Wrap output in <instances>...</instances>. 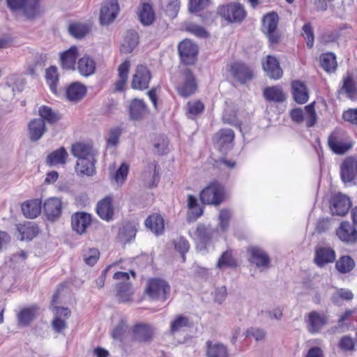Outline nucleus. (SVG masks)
Wrapping results in <instances>:
<instances>
[{"mask_svg":"<svg viewBox=\"0 0 357 357\" xmlns=\"http://www.w3.org/2000/svg\"><path fill=\"white\" fill-rule=\"evenodd\" d=\"M321 67L328 73L334 72L337 68L336 57L333 53H326L320 56Z\"/></svg>","mask_w":357,"mask_h":357,"instance_id":"obj_52","label":"nucleus"},{"mask_svg":"<svg viewBox=\"0 0 357 357\" xmlns=\"http://www.w3.org/2000/svg\"><path fill=\"white\" fill-rule=\"evenodd\" d=\"M139 43V36L137 31L128 30L123 38L120 51L123 54H129L133 51Z\"/></svg>","mask_w":357,"mask_h":357,"instance_id":"obj_40","label":"nucleus"},{"mask_svg":"<svg viewBox=\"0 0 357 357\" xmlns=\"http://www.w3.org/2000/svg\"><path fill=\"white\" fill-rule=\"evenodd\" d=\"M44 121L40 119H33L28 124V133L32 142L39 140L46 132Z\"/></svg>","mask_w":357,"mask_h":357,"instance_id":"obj_35","label":"nucleus"},{"mask_svg":"<svg viewBox=\"0 0 357 357\" xmlns=\"http://www.w3.org/2000/svg\"><path fill=\"white\" fill-rule=\"evenodd\" d=\"M205 105L201 100H190L185 106L186 115L189 119H195L203 113Z\"/></svg>","mask_w":357,"mask_h":357,"instance_id":"obj_46","label":"nucleus"},{"mask_svg":"<svg viewBox=\"0 0 357 357\" xmlns=\"http://www.w3.org/2000/svg\"><path fill=\"white\" fill-rule=\"evenodd\" d=\"M38 114L40 116V119L44 121L45 123L51 125L57 123L61 119V114L47 105H42L39 107Z\"/></svg>","mask_w":357,"mask_h":357,"instance_id":"obj_44","label":"nucleus"},{"mask_svg":"<svg viewBox=\"0 0 357 357\" xmlns=\"http://www.w3.org/2000/svg\"><path fill=\"white\" fill-rule=\"evenodd\" d=\"M263 94L265 99L270 102H282L286 100V95L280 86L266 87Z\"/></svg>","mask_w":357,"mask_h":357,"instance_id":"obj_41","label":"nucleus"},{"mask_svg":"<svg viewBox=\"0 0 357 357\" xmlns=\"http://www.w3.org/2000/svg\"><path fill=\"white\" fill-rule=\"evenodd\" d=\"M328 144L336 154H344L353 146L347 133L340 129H336L330 134L328 138Z\"/></svg>","mask_w":357,"mask_h":357,"instance_id":"obj_8","label":"nucleus"},{"mask_svg":"<svg viewBox=\"0 0 357 357\" xmlns=\"http://www.w3.org/2000/svg\"><path fill=\"white\" fill-rule=\"evenodd\" d=\"M55 317L52 321L53 329L57 333L63 332L67 327L66 323L61 317L66 319L70 316L71 312L68 307H56L54 309Z\"/></svg>","mask_w":357,"mask_h":357,"instance_id":"obj_28","label":"nucleus"},{"mask_svg":"<svg viewBox=\"0 0 357 357\" xmlns=\"http://www.w3.org/2000/svg\"><path fill=\"white\" fill-rule=\"evenodd\" d=\"M145 226L156 235L163 234L165 231V221L163 217L159 213H153L145 220Z\"/></svg>","mask_w":357,"mask_h":357,"instance_id":"obj_34","label":"nucleus"},{"mask_svg":"<svg viewBox=\"0 0 357 357\" xmlns=\"http://www.w3.org/2000/svg\"><path fill=\"white\" fill-rule=\"evenodd\" d=\"M21 209L26 218H36L41 213L42 200L40 199H32L25 201L22 204Z\"/></svg>","mask_w":357,"mask_h":357,"instance_id":"obj_27","label":"nucleus"},{"mask_svg":"<svg viewBox=\"0 0 357 357\" xmlns=\"http://www.w3.org/2000/svg\"><path fill=\"white\" fill-rule=\"evenodd\" d=\"M216 266L219 268L224 267H236V261L233 256L231 250H227L221 255L218 259Z\"/></svg>","mask_w":357,"mask_h":357,"instance_id":"obj_54","label":"nucleus"},{"mask_svg":"<svg viewBox=\"0 0 357 357\" xmlns=\"http://www.w3.org/2000/svg\"><path fill=\"white\" fill-rule=\"evenodd\" d=\"M130 68V63L128 60H125L118 67L119 79L114 84V89L116 91H123L125 90L127 85Z\"/></svg>","mask_w":357,"mask_h":357,"instance_id":"obj_36","label":"nucleus"},{"mask_svg":"<svg viewBox=\"0 0 357 357\" xmlns=\"http://www.w3.org/2000/svg\"><path fill=\"white\" fill-rule=\"evenodd\" d=\"M235 137L234 130L229 128H222L215 135V140L220 148L232 144Z\"/></svg>","mask_w":357,"mask_h":357,"instance_id":"obj_47","label":"nucleus"},{"mask_svg":"<svg viewBox=\"0 0 357 357\" xmlns=\"http://www.w3.org/2000/svg\"><path fill=\"white\" fill-rule=\"evenodd\" d=\"M301 35L306 42L307 47L311 49L314 45V35L311 23H305L302 27Z\"/></svg>","mask_w":357,"mask_h":357,"instance_id":"obj_55","label":"nucleus"},{"mask_svg":"<svg viewBox=\"0 0 357 357\" xmlns=\"http://www.w3.org/2000/svg\"><path fill=\"white\" fill-rule=\"evenodd\" d=\"M6 3L11 10H22L28 18L35 17L42 12L40 0H6Z\"/></svg>","mask_w":357,"mask_h":357,"instance_id":"obj_9","label":"nucleus"},{"mask_svg":"<svg viewBox=\"0 0 357 357\" xmlns=\"http://www.w3.org/2000/svg\"><path fill=\"white\" fill-rule=\"evenodd\" d=\"M119 11L117 0H105L102 3L100 12V22L101 24H109L116 17Z\"/></svg>","mask_w":357,"mask_h":357,"instance_id":"obj_15","label":"nucleus"},{"mask_svg":"<svg viewBox=\"0 0 357 357\" xmlns=\"http://www.w3.org/2000/svg\"><path fill=\"white\" fill-rule=\"evenodd\" d=\"M199 198L202 205L220 206L227 198L226 188L222 183L214 179L200 191Z\"/></svg>","mask_w":357,"mask_h":357,"instance_id":"obj_1","label":"nucleus"},{"mask_svg":"<svg viewBox=\"0 0 357 357\" xmlns=\"http://www.w3.org/2000/svg\"><path fill=\"white\" fill-rule=\"evenodd\" d=\"M187 207L188 208V216L195 220L204 213V206H200L197 198L192 195L187 197Z\"/></svg>","mask_w":357,"mask_h":357,"instance_id":"obj_43","label":"nucleus"},{"mask_svg":"<svg viewBox=\"0 0 357 357\" xmlns=\"http://www.w3.org/2000/svg\"><path fill=\"white\" fill-rule=\"evenodd\" d=\"M100 257V252L96 248H89L84 252L83 258L84 262L89 265L93 266Z\"/></svg>","mask_w":357,"mask_h":357,"instance_id":"obj_57","label":"nucleus"},{"mask_svg":"<svg viewBox=\"0 0 357 357\" xmlns=\"http://www.w3.org/2000/svg\"><path fill=\"white\" fill-rule=\"evenodd\" d=\"M138 18L144 26L151 25L155 20V13L153 5L150 3L142 2L138 8Z\"/></svg>","mask_w":357,"mask_h":357,"instance_id":"obj_30","label":"nucleus"},{"mask_svg":"<svg viewBox=\"0 0 357 357\" xmlns=\"http://www.w3.org/2000/svg\"><path fill=\"white\" fill-rule=\"evenodd\" d=\"M78 55V48L75 45H72L67 50L61 52L59 56L61 68L65 70H75Z\"/></svg>","mask_w":357,"mask_h":357,"instance_id":"obj_19","label":"nucleus"},{"mask_svg":"<svg viewBox=\"0 0 357 357\" xmlns=\"http://www.w3.org/2000/svg\"><path fill=\"white\" fill-rule=\"evenodd\" d=\"M16 228L21 241H31L36 237L40 231L36 223L29 221L17 225Z\"/></svg>","mask_w":357,"mask_h":357,"instance_id":"obj_23","label":"nucleus"},{"mask_svg":"<svg viewBox=\"0 0 357 357\" xmlns=\"http://www.w3.org/2000/svg\"><path fill=\"white\" fill-rule=\"evenodd\" d=\"M92 223L91 214L86 212H76L71 216L72 229L79 235L85 234Z\"/></svg>","mask_w":357,"mask_h":357,"instance_id":"obj_14","label":"nucleus"},{"mask_svg":"<svg viewBox=\"0 0 357 357\" xmlns=\"http://www.w3.org/2000/svg\"><path fill=\"white\" fill-rule=\"evenodd\" d=\"M351 199L346 195L337 192L330 200V209L332 215L344 217L351 207Z\"/></svg>","mask_w":357,"mask_h":357,"instance_id":"obj_12","label":"nucleus"},{"mask_svg":"<svg viewBox=\"0 0 357 357\" xmlns=\"http://www.w3.org/2000/svg\"><path fill=\"white\" fill-rule=\"evenodd\" d=\"M68 30L70 36L77 39H81L89 33L91 26L86 23L73 22L70 23Z\"/></svg>","mask_w":357,"mask_h":357,"instance_id":"obj_42","label":"nucleus"},{"mask_svg":"<svg viewBox=\"0 0 357 357\" xmlns=\"http://www.w3.org/2000/svg\"><path fill=\"white\" fill-rule=\"evenodd\" d=\"M279 16L272 11L265 14L261 20V31L266 36L269 46L278 45L282 38V34L278 29Z\"/></svg>","mask_w":357,"mask_h":357,"instance_id":"obj_4","label":"nucleus"},{"mask_svg":"<svg viewBox=\"0 0 357 357\" xmlns=\"http://www.w3.org/2000/svg\"><path fill=\"white\" fill-rule=\"evenodd\" d=\"M192 324L188 317L183 314H178L170 323L169 333L174 335L181 331L184 328H190Z\"/></svg>","mask_w":357,"mask_h":357,"instance_id":"obj_49","label":"nucleus"},{"mask_svg":"<svg viewBox=\"0 0 357 357\" xmlns=\"http://www.w3.org/2000/svg\"><path fill=\"white\" fill-rule=\"evenodd\" d=\"M211 0H190L189 9L191 12L197 13L207 8Z\"/></svg>","mask_w":357,"mask_h":357,"instance_id":"obj_61","label":"nucleus"},{"mask_svg":"<svg viewBox=\"0 0 357 357\" xmlns=\"http://www.w3.org/2000/svg\"><path fill=\"white\" fill-rule=\"evenodd\" d=\"M71 153L77 160L95 156L93 146L89 143L76 142L73 144L71 146Z\"/></svg>","mask_w":357,"mask_h":357,"instance_id":"obj_39","label":"nucleus"},{"mask_svg":"<svg viewBox=\"0 0 357 357\" xmlns=\"http://www.w3.org/2000/svg\"><path fill=\"white\" fill-rule=\"evenodd\" d=\"M128 172V165H127L125 162H123L114 174L113 179L116 182V183L121 185L126 181Z\"/></svg>","mask_w":357,"mask_h":357,"instance_id":"obj_58","label":"nucleus"},{"mask_svg":"<svg viewBox=\"0 0 357 357\" xmlns=\"http://www.w3.org/2000/svg\"><path fill=\"white\" fill-rule=\"evenodd\" d=\"M179 69L196 65L198 61L199 47L197 44L185 38L178 45Z\"/></svg>","mask_w":357,"mask_h":357,"instance_id":"obj_5","label":"nucleus"},{"mask_svg":"<svg viewBox=\"0 0 357 357\" xmlns=\"http://www.w3.org/2000/svg\"><path fill=\"white\" fill-rule=\"evenodd\" d=\"M68 154L63 147H61L50 153L47 157V163L51 166L64 165L67 161Z\"/></svg>","mask_w":357,"mask_h":357,"instance_id":"obj_48","label":"nucleus"},{"mask_svg":"<svg viewBox=\"0 0 357 357\" xmlns=\"http://www.w3.org/2000/svg\"><path fill=\"white\" fill-rule=\"evenodd\" d=\"M314 104L315 102H312L305 107L306 125L309 128L314 126L317 121Z\"/></svg>","mask_w":357,"mask_h":357,"instance_id":"obj_56","label":"nucleus"},{"mask_svg":"<svg viewBox=\"0 0 357 357\" xmlns=\"http://www.w3.org/2000/svg\"><path fill=\"white\" fill-rule=\"evenodd\" d=\"M342 119L350 124L357 126V108L349 109L343 112Z\"/></svg>","mask_w":357,"mask_h":357,"instance_id":"obj_64","label":"nucleus"},{"mask_svg":"<svg viewBox=\"0 0 357 357\" xmlns=\"http://www.w3.org/2000/svg\"><path fill=\"white\" fill-rule=\"evenodd\" d=\"M206 356L207 357H229V353L224 344L207 341Z\"/></svg>","mask_w":357,"mask_h":357,"instance_id":"obj_45","label":"nucleus"},{"mask_svg":"<svg viewBox=\"0 0 357 357\" xmlns=\"http://www.w3.org/2000/svg\"><path fill=\"white\" fill-rule=\"evenodd\" d=\"M231 218V212L227 208H222L219 213V226L222 231L227 229L229 222Z\"/></svg>","mask_w":357,"mask_h":357,"instance_id":"obj_60","label":"nucleus"},{"mask_svg":"<svg viewBox=\"0 0 357 357\" xmlns=\"http://www.w3.org/2000/svg\"><path fill=\"white\" fill-rule=\"evenodd\" d=\"M45 79L52 93H56L59 74L56 66H50L46 69Z\"/></svg>","mask_w":357,"mask_h":357,"instance_id":"obj_53","label":"nucleus"},{"mask_svg":"<svg viewBox=\"0 0 357 357\" xmlns=\"http://www.w3.org/2000/svg\"><path fill=\"white\" fill-rule=\"evenodd\" d=\"M43 211L48 220L55 221L62 213L61 200L56 197L48 198L43 204Z\"/></svg>","mask_w":357,"mask_h":357,"instance_id":"obj_20","label":"nucleus"},{"mask_svg":"<svg viewBox=\"0 0 357 357\" xmlns=\"http://www.w3.org/2000/svg\"><path fill=\"white\" fill-rule=\"evenodd\" d=\"M155 335L154 328L148 323L138 322L131 328V340L139 343H148L153 340Z\"/></svg>","mask_w":357,"mask_h":357,"instance_id":"obj_10","label":"nucleus"},{"mask_svg":"<svg viewBox=\"0 0 357 357\" xmlns=\"http://www.w3.org/2000/svg\"><path fill=\"white\" fill-rule=\"evenodd\" d=\"M87 89L79 82L71 83L66 90V98L70 102H79L85 96Z\"/></svg>","mask_w":357,"mask_h":357,"instance_id":"obj_32","label":"nucleus"},{"mask_svg":"<svg viewBox=\"0 0 357 357\" xmlns=\"http://www.w3.org/2000/svg\"><path fill=\"white\" fill-rule=\"evenodd\" d=\"M339 93H344L351 100H357V83L352 74L348 73L342 78V85Z\"/></svg>","mask_w":357,"mask_h":357,"instance_id":"obj_26","label":"nucleus"},{"mask_svg":"<svg viewBox=\"0 0 357 357\" xmlns=\"http://www.w3.org/2000/svg\"><path fill=\"white\" fill-rule=\"evenodd\" d=\"M38 309L36 305L21 309L17 314L18 324L21 326H29L36 318Z\"/></svg>","mask_w":357,"mask_h":357,"instance_id":"obj_37","label":"nucleus"},{"mask_svg":"<svg viewBox=\"0 0 357 357\" xmlns=\"http://www.w3.org/2000/svg\"><path fill=\"white\" fill-rule=\"evenodd\" d=\"M171 286L169 282L160 277L147 279L144 294L152 301L165 302L171 295Z\"/></svg>","mask_w":357,"mask_h":357,"instance_id":"obj_3","label":"nucleus"},{"mask_svg":"<svg viewBox=\"0 0 357 357\" xmlns=\"http://www.w3.org/2000/svg\"><path fill=\"white\" fill-rule=\"evenodd\" d=\"M95 164V156L77 160L75 165V172L80 176H92L96 174Z\"/></svg>","mask_w":357,"mask_h":357,"instance_id":"obj_33","label":"nucleus"},{"mask_svg":"<svg viewBox=\"0 0 357 357\" xmlns=\"http://www.w3.org/2000/svg\"><path fill=\"white\" fill-rule=\"evenodd\" d=\"M116 297L119 303H130L134 294L131 282H119L116 284Z\"/></svg>","mask_w":357,"mask_h":357,"instance_id":"obj_38","label":"nucleus"},{"mask_svg":"<svg viewBox=\"0 0 357 357\" xmlns=\"http://www.w3.org/2000/svg\"><path fill=\"white\" fill-rule=\"evenodd\" d=\"M335 258V251L331 246L319 245L315 248L314 262L319 267L333 263Z\"/></svg>","mask_w":357,"mask_h":357,"instance_id":"obj_16","label":"nucleus"},{"mask_svg":"<svg viewBox=\"0 0 357 357\" xmlns=\"http://www.w3.org/2000/svg\"><path fill=\"white\" fill-rule=\"evenodd\" d=\"M76 68L82 76L89 77L96 72V63L91 56L84 54L77 60Z\"/></svg>","mask_w":357,"mask_h":357,"instance_id":"obj_31","label":"nucleus"},{"mask_svg":"<svg viewBox=\"0 0 357 357\" xmlns=\"http://www.w3.org/2000/svg\"><path fill=\"white\" fill-rule=\"evenodd\" d=\"M195 238L200 243L206 246L212 239V231L204 225H197L195 233Z\"/></svg>","mask_w":357,"mask_h":357,"instance_id":"obj_50","label":"nucleus"},{"mask_svg":"<svg viewBox=\"0 0 357 357\" xmlns=\"http://www.w3.org/2000/svg\"><path fill=\"white\" fill-rule=\"evenodd\" d=\"M250 255L249 261L258 268H268L271 259L268 255L262 249L252 246L248 248Z\"/></svg>","mask_w":357,"mask_h":357,"instance_id":"obj_22","label":"nucleus"},{"mask_svg":"<svg viewBox=\"0 0 357 357\" xmlns=\"http://www.w3.org/2000/svg\"><path fill=\"white\" fill-rule=\"evenodd\" d=\"M263 69L271 79H278L283 74L278 59L272 55H268L262 63Z\"/></svg>","mask_w":357,"mask_h":357,"instance_id":"obj_25","label":"nucleus"},{"mask_svg":"<svg viewBox=\"0 0 357 357\" xmlns=\"http://www.w3.org/2000/svg\"><path fill=\"white\" fill-rule=\"evenodd\" d=\"M357 225L348 220H343L335 230V235L343 243L354 244L357 242Z\"/></svg>","mask_w":357,"mask_h":357,"instance_id":"obj_13","label":"nucleus"},{"mask_svg":"<svg viewBox=\"0 0 357 357\" xmlns=\"http://www.w3.org/2000/svg\"><path fill=\"white\" fill-rule=\"evenodd\" d=\"M128 111L130 119L135 121L142 119L149 113L146 102L138 98L130 100Z\"/></svg>","mask_w":357,"mask_h":357,"instance_id":"obj_24","label":"nucleus"},{"mask_svg":"<svg viewBox=\"0 0 357 357\" xmlns=\"http://www.w3.org/2000/svg\"><path fill=\"white\" fill-rule=\"evenodd\" d=\"M340 176L343 182L352 181L357 176V158L355 156L347 157L340 167Z\"/></svg>","mask_w":357,"mask_h":357,"instance_id":"obj_18","label":"nucleus"},{"mask_svg":"<svg viewBox=\"0 0 357 357\" xmlns=\"http://www.w3.org/2000/svg\"><path fill=\"white\" fill-rule=\"evenodd\" d=\"M291 86L293 98L297 103L302 105L307 102L309 93L304 82L293 80Z\"/></svg>","mask_w":357,"mask_h":357,"instance_id":"obj_29","label":"nucleus"},{"mask_svg":"<svg viewBox=\"0 0 357 357\" xmlns=\"http://www.w3.org/2000/svg\"><path fill=\"white\" fill-rule=\"evenodd\" d=\"M217 13L230 23H240L247 16V12L243 4L238 2L229 3L219 6Z\"/></svg>","mask_w":357,"mask_h":357,"instance_id":"obj_7","label":"nucleus"},{"mask_svg":"<svg viewBox=\"0 0 357 357\" xmlns=\"http://www.w3.org/2000/svg\"><path fill=\"white\" fill-rule=\"evenodd\" d=\"M229 76L236 82L245 84L255 77L253 69L247 63L236 61L229 63L227 66Z\"/></svg>","mask_w":357,"mask_h":357,"instance_id":"obj_6","label":"nucleus"},{"mask_svg":"<svg viewBox=\"0 0 357 357\" xmlns=\"http://www.w3.org/2000/svg\"><path fill=\"white\" fill-rule=\"evenodd\" d=\"M305 322L310 333H317L327 324L328 317L324 313L312 311L306 315Z\"/></svg>","mask_w":357,"mask_h":357,"instance_id":"obj_17","label":"nucleus"},{"mask_svg":"<svg viewBox=\"0 0 357 357\" xmlns=\"http://www.w3.org/2000/svg\"><path fill=\"white\" fill-rule=\"evenodd\" d=\"M113 197L107 195L98 201L96 205V213L99 217L107 221L112 220L114 214Z\"/></svg>","mask_w":357,"mask_h":357,"instance_id":"obj_21","label":"nucleus"},{"mask_svg":"<svg viewBox=\"0 0 357 357\" xmlns=\"http://www.w3.org/2000/svg\"><path fill=\"white\" fill-rule=\"evenodd\" d=\"M174 84L178 95L184 98L195 95L199 88L197 79L189 68L179 69L178 77Z\"/></svg>","mask_w":357,"mask_h":357,"instance_id":"obj_2","label":"nucleus"},{"mask_svg":"<svg viewBox=\"0 0 357 357\" xmlns=\"http://www.w3.org/2000/svg\"><path fill=\"white\" fill-rule=\"evenodd\" d=\"M151 78L152 75L149 69L144 65L139 64L136 66L132 77L131 88L138 91L146 90L149 86Z\"/></svg>","mask_w":357,"mask_h":357,"instance_id":"obj_11","label":"nucleus"},{"mask_svg":"<svg viewBox=\"0 0 357 357\" xmlns=\"http://www.w3.org/2000/svg\"><path fill=\"white\" fill-rule=\"evenodd\" d=\"M121 132L122 130L119 127L110 129L108 134L107 144L112 146L117 145Z\"/></svg>","mask_w":357,"mask_h":357,"instance_id":"obj_63","label":"nucleus"},{"mask_svg":"<svg viewBox=\"0 0 357 357\" xmlns=\"http://www.w3.org/2000/svg\"><path fill=\"white\" fill-rule=\"evenodd\" d=\"M186 31L198 38H205L208 36L207 31L202 26L190 23L186 26Z\"/></svg>","mask_w":357,"mask_h":357,"instance_id":"obj_59","label":"nucleus"},{"mask_svg":"<svg viewBox=\"0 0 357 357\" xmlns=\"http://www.w3.org/2000/svg\"><path fill=\"white\" fill-rule=\"evenodd\" d=\"M175 248L176 250L181 253L183 261L185 259V255L188 252L190 248V244L188 241L183 237H180L175 242Z\"/></svg>","mask_w":357,"mask_h":357,"instance_id":"obj_62","label":"nucleus"},{"mask_svg":"<svg viewBox=\"0 0 357 357\" xmlns=\"http://www.w3.org/2000/svg\"><path fill=\"white\" fill-rule=\"evenodd\" d=\"M355 267L354 260L348 255L340 257L335 262V268L340 273L351 272Z\"/></svg>","mask_w":357,"mask_h":357,"instance_id":"obj_51","label":"nucleus"}]
</instances>
